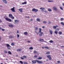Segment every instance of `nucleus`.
<instances>
[{
    "label": "nucleus",
    "instance_id": "64",
    "mask_svg": "<svg viewBox=\"0 0 64 64\" xmlns=\"http://www.w3.org/2000/svg\"><path fill=\"white\" fill-rule=\"evenodd\" d=\"M62 5H63V6H64V4H62Z\"/></svg>",
    "mask_w": 64,
    "mask_h": 64
},
{
    "label": "nucleus",
    "instance_id": "11",
    "mask_svg": "<svg viewBox=\"0 0 64 64\" xmlns=\"http://www.w3.org/2000/svg\"><path fill=\"white\" fill-rule=\"evenodd\" d=\"M2 0L3 2H4V3L5 4H7V1H6V0Z\"/></svg>",
    "mask_w": 64,
    "mask_h": 64
},
{
    "label": "nucleus",
    "instance_id": "10",
    "mask_svg": "<svg viewBox=\"0 0 64 64\" xmlns=\"http://www.w3.org/2000/svg\"><path fill=\"white\" fill-rule=\"evenodd\" d=\"M49 31H50V33L51 34H53V31L52 30H49Z\"/></svg>",
    "mask_w": 64,
    "mask_h": 64
},
{
    "label": "nucleus",
    "instance_id": "47",
    "mask_svg": "<svg viewBox=\"0 0 64 64\" xmlns=\"http://www.w3.org/2000/svg\"><path fill=\"white\" fill-rule=\"evenodd\" d=\"M17 37L18 38L19 37V35L18 34H17Z\"/></svg>",
    "mask_w": 64,
    "mask_h": 64
},
{
    "label": "nucleus",
    "instance_id": "54",
    "mask_svg": "<svg viewBox=\"0 0 64 64\" xmlns=\"http://www.w3.org/2000/svg\"><path fill=\"white\" fill-rule=\"evenodd\" d=\"M2 31H4L5 30L4 29H2Z\"/></svg>",
    "mask_w": 64,
    "mask_h": 64
},
{
    "label": "nucleus",
    "instance_id": "60",
    "mask_svg": "<svg viewBox=\"0 0 64 64\" xmlns=\"http://www.w3.org/2000/svg\"><path fill=\"white\" fill-rule=\"evenodd\" d=\"M30 20H31V21H33V19H31Z\"/></svg>",
    "mask_w": 64,
    "mask_h": 64
},
{
    "label": "nucleus",
    "instance_id": "7",
    "mask_svg": "<svg viewBox=\"0 0 64 64\" xmlns=\"http://www.w3.org/2000/svg\"><path fill=\"white\" fill-rule=\"evenodd\" d=\"M53 9L55 11H57L58 9L55 6H54L53 8Z\"/></svg>",
    "mask_w": 64,
    "mask_h": 64
},
{
    "label": "nucleus",
    "instance_id": "59",
    "mask_svg": "<svg viewBox=\"0 0 64 64\" xmlns=\"http://www.w3.org/2000/svg\"><path fill=\"white\" fill-rule=\"evenodd\" d=\"M1 38L0 36V41H1Z\"/></svg>",
    "mask_w": 64,
    "mask_h": 64
},
{
    "label": "nucleus",
    "instance_id": "43",
    "mask_svg": "<svg viewBox=\"0 0 64 64\" xmlns=\"http://www.w3.org/2000/svg\"><path fill=\"white\" fill-rule=\"evenodd\" d=\"M20 63H21V64H23V62H22V61H20Z\"/></svg>",
    "mask_w": 64,
    "mask_h": 64
},
{
    "label": "nucleus",
    "instance_id": "2",
    "mask_svg": "<svg viewBox=\"0 0 64 64\" xmlns=\"http://www.w3.org/2000/svg\"><path fill=\"white\" fill-rule=\"evenodd\" d=\"M6 47L8 48V49L9 50H10L11 49V48H10L9 47H10V45L8 44H6Z\"/></svg>",
    "mask_w": 64,
    "mask_h": 64
},
{
    "label": "nucleus",
    "instance_id": "17",
    "mask_svg": "<svg viewBox=\"0 0 64 64\" xmlns=\"http://www.w3.org/2000/svg\"><path fill=\"white\" fill-rule=\"evenodd\" d=\"M47 58H48L49 60H51L52 58H51V56H47Z\"/></svg>",
    "mask_w": 64,
    "mask_h": 64
},
{
    "label": "nucleus",
    "instance_id": "52",
    "mask_svg": "<svg viewBox=\"0 0 64 64\" xmlns=\"http://www.w3.org/2000/svg\"><path fill=\"white\" fill-rule=\"evenodd\" d=\"M20 58H21V59H24V58H23L20 57Z\"/></svg>",
    "mask_w": 64,
    "mask_h": 64
},
{
    "label": "nucleus",
    "instance_id": "62",
    "mask_svg": "<svg viewBox=\"0 0 64 64\" xmlns=\"http://www.w3.org/2000/svg\"><path fill=\"white\" fill-rule=\"evenodd\" d=\"M37 56H34V57H35V58H36V57H37Z\"/></svg>",
    "mask_w": 64,
    "mask_h": 64
},
{
    "label": "nucleus",
    "instance_id": "61",
    "mask_svg": "<svg viewBox=\"0 0 64 64\" xmlns=\"http://www.w3.org/2000/svg\"><path fill=\"white\" fill-rule=\"evenodd\" d=\"M1 29H2V28H1L0 27V30H1Z\"/></svg>",
    "mask_w": 64,
    "mask_h": 64
},
{
    "label": "nucleus",
    "instance_id": "3",
    "mask_svg": "<svg viewBox=\"0 0 64 64\" xmlns=\"http://www.w3.org/2000/svg\"><path fill=\"white\" fill-rule=\"evenodd\" d=\"M38 10L37 9H36L35 8H33L32 10V11H34L35 12H37Z\"/></svg>",
    "mask_w": 64,
    "mask_h": 64
},
{
    "label": "nucleus",
    "instance_id": "1",
    "mask_svg": "<svg viewBox=\"0 0 64 64\" xmlns=\"http://www.w3.org/2000/svg\"><path fill=\"white\" fill-rule=\"evenodd\" d=\"M5 19L6 21H9V22H11V21H12V20H11V19L8 18H6Z\"/></svg>",
    "mask_w": 64,
    "mask_h": 64
},
{
    "label": "nucleus",
    "instance_id": "34",
    "mask_svg": "<svg viewBox=\"0 0 64 64\" xmlns=\"http://www.w3.org/2000/svg\"><path fill=\"white\" fill-rule=\"evenodd\" d=\"M61 24L63 25V26H64V23L63 22H61L60 23Z\"/></svg>",
    "mask_w": 64,
    "mask_h": 64
},
{
    "label": "nucleus",
    "instance_id": "29",
    "mask_svg": "<svg viewBox=\"0 0 64 64\" xmlns=\"http://www.w3.org/2000/svg\"><path fill=\"white\" fill-rule=\"evenodd\" d=\"M15 45V44H14V42H12L11 43V45L12 46H13Z\"/></svg>",
    "mask_w": 64,
    "mask_h": 64
},
{
    "label": "nucleus",
    "instance_id": "18",
    "mask_svg": "<svg viewBox=\"0 0 64 64\" xmlns=\"http://www.w3.org/2000/svg\"><path fill=\"white\" fill-rule=\"evenodd\" d=\"M27 4V2H22V5H24V4Z\"/></svg>",
    "mask_w": 64,
    "mask_h": 64
},
{
    "label": "nucleus",
    "instance_id": "31",
    "mask_svg": "<svg viewBox=\"0 0 64 64\" xmlns=\"http://www.w3.org/2000/svg\"><path fill=\"white\" fill-rule=\"evenodd\" d=\"M37 59L38 60H41L42 59V58L41 57H39Z\"/></svg>",
    "mask_w": 64,
    "mask_h": 64
},
{
    "label": "nucleus",
    "instance_id": "24",
    "mask_svg": "<svg viewBox=\"0 0 64 64\" xmlns=\"http://www.w3.org/2000/svg\"><path fill=\"white\" fill-rule=\"evenodd\" d=\"M58 34L60 35H61L62 34V32H58Z\"/></svg>",
    "mask_w": 64,
    "mask_h": 64
},
{
    "label": "nucleus",
    "instance_id": "21",
    "mask_svg": "<svg viewBox=\"0 0 64 64\" xmlns=\"http://www.w3.org/2000/svg\"><path fill=\"white\" fill-rule=\"evenodd\" d=\"M38 30V28L37 27H36L35 28V29H34L36 31V30Z\"/></svg>",
    "mask_w": 64,
    "mask_h": 64
},
{
    "label": "nucleus",
    "instance_id": "27",
    "mask_svg": "<svg viewBox=\"0 0 64 64\" xmlns=\"http://www.w3.org/2000/svg\"><path fill=\"white\" fill-rule=\"evenodd\" d=\"M40 10H45V8H40Z\"/></svg>",
    "mask_w": 64,
    "mask_h": 64
},
{
    "label": "nucleus",
    "instance_id": "30",
    "mask_svg": "<svg viewBox=\"0 0 64 64\" xmlns=\"http://www.w3.org/2000/svg\"><path fill=\"white\" fill-rule=\"evenodd\" d=\"M44 48L46 49H49V48L48 47L46 46H44Z\"/></svg>",
    "mask_w": 64,
    "mask_h": 64
},
{
    "label": "nucleus",
    "instance_id": "38",
    "mask_svg": "<svg viewBox=\"0 0 64 64\" xmlns=\"http://www.w3.org/2000/svg\"><path fill=\"white\" fill-rule=\"evenodd\" d=\"M49 42L50 43H53V40H50V41Z\"/></svg>",
    "mask_w": 64,
    "mask_h": 64
},
{
    "label": "nucleus",
    "instance_id": "44",
    "mask_svg": "<svg viewBox=\"0 0 64 64\" xmlns=\"http://www.w3.org/2000/svg\"><path fill=\"white\" fill-rule=\"evenodd\" d=\"M47 22L45 21H44L43 22V23H46Z\"/></svg>",
    "mask_w": 64,
    "mask_h": 64
},
{
    "label": "nucleus",
    "instance_id": "32",
    "mask_svg": "<svg viewBox=\"0 0 64 64\" xmlns=\"http://www.w3.org/2000/svg\"><path fill=\"white\" fill-rule=\"evenodd\" d=\"M50 52H46V54H50Z\"/></svg>",
    "mask_w": 64,
    "mask_h": 64
},
{
    "label": "nucleus",
    "instance_id": "4",
    "mask_svg": "<svg viewBox=\"0 0 64 64\" xmlns=\"http://www.w3.org/2000/svg\"><path fill=\"white\" fill-rule=\"evenodd\" d=\"M36 62L38 63H40V64H42L43 63V61L42 60L41 61H39V60H36Z\"/></svg>",
    "mask_w": 64,
    "mask_h": 64
},
{
    "label": "nucleus",
    "instance_id": "45",
    "mask_svg": "<svg viewBox=\"0 0 64 64\" xmlns=\"http://www.w3.org/2000/svg\"><path fill=\"white\" fill-rule=\"evenodd\" d=\"M4 52L5 53H7V52L6 51H4Z\"/></svg>",
    "mask_w": 64,
    "mask_h": 64
},
{
    "label": "nucleus",
    "instance_id": "63",
    "mask_svg": "<svg viewBox=\"0 0 64 64\" xmlns=\"http://www.w3.org/2000/svg\"><path fill=\"white\" fill-rule=\"evenodd\" d=\"M46 60V61H48V60Z\"/></svg>",
    "mask_w": 64,
    "mask_h": 64
},
{
    "label": "nucleus",
    "instance_id": "55",
    "mask_svg": "<svg viewBox=\"0 0 64 64\" xmlns=\"http://www.w3.org/2000/svg\"><path fill=\"white\" fill-rule=\"evenodd\" d=\"M37 54H38V55H39V53L37 52Z\"/></svg>",
    "mask_w": 64,
    "mask_h": 64
},
{
    "label": "nucleus",
    "instance_id": "48",
    "mask_svg": "<svg viewBox=\"0 0 64 64\" xmlns=\"http://www.w3.org/2000/svg\"><path fill=\"white\" fill-rule=\"evenodd\" d=\"M30 42H31V41H29V40H28V41H27V42H28V43H30Z\"/></svg>",
    "mask_w": 64,
    "mask_h": 64
},
{
    "label": "nucleus",
    "instance_id": "23",
    "mask_svg": "<svg viewBox=\"0 0 64 64\" xmlns=\"http://www.w3.org/2000/svg\"><path fill=\"white\" fill-rule=\"evenodd\" d=\"M48 2H54V1L53 0H48Z\"/></svg>",
    "mask_w": 64,
    "mask_h": 64
},
{
    "label": "nucleus",
    "instance_id": "22",
    "mask_svg": "<svg viewBox=\"0 0 64 64\" xmlns=\"http://www.w3.org/2000/svg\"><path fill=\"white\" fill-rule=\"evenodd\" d=\"M36 21L38 22L40 21V19L38 18H37L36 19Z\"/></svg>",
    "mask_w": 64,
    "mask_h": 64
},
{
    "label": "nucleus",
    "instance_id": "46",
    "mask_svg": "<svg viewBox=\"0 0 64 64\" xmlns=\"http://www.w3.org/2000/svg\"><path fill=\"white\" fill-rule=\"evenodd\" d=\"M48 24H51V22H50V21H48Z\"/></svg>",
    "mask_w": 64,
    "mask_h": 64
},
{
    "label": "nucleus",
    "instance_id": "35",
    "mask_svg": "<svg viewBox=\"0 0 64 64\" xmlns=\"http://www.w3.org/2000/svg\"><path fill=\"white\" fill-rule=\"evenodd\" d=\"M29 49H30V50H32V49H33V47H31L29 48Z\"/></svg>",
    "mask_w": 64,
    "mask_h": 64
},
{
    "label": "nucleus",
    "instance_id": "13",
    "mask_svg": "<svg viewBox=\"0 0 64 64\" xmlns=\"http://www.w3.org/2000/svg\"><path fill=\"white\" fill-rule=\"evenodd\" d=\"M58 27V26H53V28L54 29H56V28L57 27Z\"/></svg>",
    "mask_w": 64,
    "mask_h": 64
},
{
    "label": "nucleus",
    "instance_id": "56",
    "mask_svg": "<svg viewBox=\"0 0 64 64\" xmlns=\"http://www.w3.org/2000/svg\"><path fill=\"white\" fill-rule=\"evenodd\" d=\"M2 21L0 19V22H2Z\"/></svg>",
    "mask_w": 64,
    "mask_h": 64
},
{
    "label": "nucleus",
    "instance_id": "40",
    "mask_svg": "<svg viewBox=\"0 0 64 64\" xmlns=\"http://www.w3.org/2000/svg\"><path fill=\"white\" fill-rule=\"evenodd\" d=\"M10 18L12 19H14V17L13 16L11 17Z\"/></svg>",
    "mask_w": 64,
    "mask_h": 64
},
{
    "label": "nucleus",
    "instance_id": "39",
    "mask_svg": "<svg viewBox=\"0 0 64 64\" xmlns=\"http://www.w3.org/2000/svg\"><path fill=\"white\" fill-rule=\"evenodd\" d=\"M63 20H64V18H60V20L61 21H63Z\"/></svg>",
    "mask_w": 64,
    "mask_h": 64
},
{
    "label": "nucleus",
    "instance_id": "49",
    "mask_svg": "<svg viewBox=\"0 0 64 64\" xmlns=\"http://www.w3.org/2000/svg\"><path fill=\"white\" fill-rule=\"evenodd\" d=\"M43 12H45V13H47V11H46L44 10Z\"/></svg>",
    "mask_w": 64,
    "mask_h": 64
},
{
    "label": "nucleus",
    "instance_id": "25",
    "mask_svg": "<svg viewBox=\"0 0 64 64\" xmlns=\"http://www.w3.org/2000/svg\"><path fill=\"white\" fill-rule=\"evenodd\" d=\"M39 33H41V30H42V29H41V28H39Z\"/></svg>",
    "mask_w": 64,
    "mask_h": 64
},
{
    "label": "nucleus",
    "instance_id": "6",
    "mask_svg": "<svg viewBox=\"0 0 64 64\" xmlns=\"http://www.w3.org/2000/svg\"><path fill=\"white\" fill-rule=\"evenodd\" d=\"M39 41H40V42H44V39L41 38L39 39Z\"/></svg>",
    "mask_w": 64,
    "mask_h": 64
},
{
    "label": "nucleus",
    "instance_id": "15",
    "mask_svg": "<svg viewBox=\"0 0 64 64\" xmlns=\"http://www.w3.org/2000/svg\"><path fill=\"white\" fill-rule=\"evenodd\" d=\"M43 34V33L42 32H41L39 34V36H42V34Z\"/></svg>",
    "mask_w": 64,
    "mask_h": 64
},
{
    "label": "nucleus",
    "instance_id": "12",
    "mask_svg": "<svg viewBox=\"0 0 64 64\" xmlns=\"http://www.w3.org/2000/svg\"><path fill=\"white\" fill-rule=\"evenodd\" d=\"M9 38L10 39H12L14 38V37L12 36H9Z\"/></svg>",
    "mask_w": 64,
    "mask_h": 64
},
{
    "label": "nucleus",
    "instance_id": "51",
    "mask_svg": "<svg viewBox=\"0 0 64 64\" xmlns=\"http://www.w3.org/2000/svg\"><path fill=\"white\" fill-rule=\"evenodd\" d=\"M18 33H19V32L18 31V30L17 31V33H16V34H18Z\"/></svg>",
    "mask_w": 64,
    "mask_h": 64
},
{
    "label": "nucleus",
    "instance_id": "14",
    "mask_svg": "<svg viewBox=\"0 0 64 64\" xmlns=\"http://www.w3.org/2000/svg\"><path fill=\"white\" fill-rule=\"evenodd\" d=\"M22 50V49L21 48H19L17 50V51L18 52H20Z\"/></svg>",
    "mask_w": 64,
    "mask_h": 64
},
{
    "label": "nucleus",
    "instance_id": "50",
    "mask_svg": "<svg viewBox=\"0 0 64 64\" xmlns=\"http://www.w3.org/2000/svg\"><path fill=\"white\" fill-rule=\"evenodd\" d=\"M57 63H60V62L59 61H57Z\"/></svg>",
    "mask_w": 64,
    "mask_h": 64
},
{
    "label": "nucleus",
    "instance_id": "58",
    "mask_svg": "<svg viewBox=\"0 0 64 64\" xmlns=\"http://www.w3.org/2000/svg\"><path fill=\"white\" fill-rule=\"evenodd\" d=\"M26 18H29V16L27 17V16H26Z\"/></svg>",
    "mask_w": 64,
    "mask_h": 64
},
{
    "label": "nucleus",
    "instance_id": "33",
    "mask_svg": "<svg viewBox=\"0 0 64 64\" xmlns=\"http://www.w3.org/2000/svg\"><path fill=\"white\" fill-rule=\"evenodd\" d=\"M48 11H50V12L52 11V10H51V9L50 8L48 9Z\"/></svg>",
    "mask_w": 64,
    "mask_h": 64
},
{
    "label": "nucleus",
    "instance_id": "26",
    "mask_svg": "<svg viewBox=\"0 0 64 64\" xmlns=\"http://www.w3.org/2000/svg\"><path fill=\"white\" fill-rule=\"evenodd\" d=\"M54 33L56 34V35H57V34H58V32L57 31H54Z\"/></svg>",
    "mask_w": 64,
    "mask_h": 64
},
{
    "label": "nucleus",
    "instance_id": "9",
    "mask_svg": "<svg viewBox=\"0 0 64 64\" xmlns=\"http://www.w3.org/2000/svg\"><path fill=\"white\" fill-rule=\"evenodd\" d=\"M32 63H34V64L36 63V61L35 60H32Z\"/></svg>",
    "mask_w": 64,
    "mask_h": 64
},
{
    "label": "nucleus",
    "instance_id": "42",
    "mask_svg": "<svg viewBox=\"0 0 64 64\" xmlns=\"http://www.w3.org/2000/svg\"><path fill=\"white\" fill-rule=\"evenodd\" d=\"M60 9H61V10H63V8H62V7H61V6H60Z\"/></svg>",
    "mask_w": 64,
    "mask_h": 64
},
{
    "label": "nucleus",
    "instance_id": "16",
    "mask_svg": "<svg viewBox=\"0 0 64 64\" xmlns=\"http://www.w3.org/2000/svg\"><path fill=\"white\" fill-rule=\"evenodd\" d=\"M8 26L10 27H13V25H12V24H10L8 25Z\"/></svg>",
    "mask_w": 64,
    "mask_h": 64
},
{
    "label": "nucleus",
    "instance_id": "53",
    "mask_svg": "<svg viewBox=\"0 0 64 64\" xmlns=\"http://www.w3.org/2000/svg\"><path fill=\"white\" fill-rule=\"evenodd\" d=\"M23 57L25 58H26V56H24Z\"/></svg>",
    "mask_w": 64,
    "mask_h": 64
},
{
    "label": "nucleus",
    "instance_id": "57",
    "mask_svg": "<svg viewBox=\"0 0 64 64\" xmlns=\"http://www.w3.org/2000/svg\"><path fill=\"white\" fill-rule=\"evenodd\" d=\"M45 28V26H42V28Z\"/></svg>",
    "mask_w": 64,
    "mask_h": 64
},
{
    "label": "nucleus",
    "instance_id": "36",
    "mask_svg": "<svg viewBox=\"0 0 64 64\" xmlns=\"http://www.w3.org/2000/svg\"><path fill=\"white\" fill-rule=\"evenodd\" d=\"M8 54H10V55H11V52H10V51H8Z\"/></svg>",
    "mask_w": 64,
    "mask_h": 64
},
{
    "label": "nucleus",
    "instance_id": "5",
    "mask_svg": "<svg viewBox=\"0 0 64 64\" xmlns=\"http://www.w3.org/2000/svg\"><path fill=\"white\" fill-rule=\"evenodd\" d=\"M15 8L13 7V8L10 9L12 11V12H15Z\"/></svg>",
    "mask_w": 64,
    "mask_h": 64
},
{
    "label": "nucleus",
    "instance_id": "37",
    "mask_svg": "<svg viewBox=\"0 0 64 64\" xmlns=\"http://www.w3.org/2000/svg\"><path fill=\"white\" fill-rule=\"evenodd\" d=\"M23 63L24 64H28V63L26 62H24Z\"/></svg>",
    "mask_w": 64,
    "mask_h": 64
},
{
    "label": "nucleus",
    "instance_id": "8",
    "mask_svg": "<svg viewBox=\"0 0 64 64\" xmlns=\"http://www.w3.org/2000/svg\"><path fill=\"white\" fill-rule=\"evenodd\" d=\"M19 10L20 12H21V13H22L23 12L22 11H23V9L22 8H20L19 9Z\"/></svg>",
    "mask_w": 64,
    "mask_h": 64
},
{
    "label": "nucleus",
    "instance_id": "28",
    "mask_svg": "<svg viewBox=\"0 0 64 64\" xmlns=\"http://www.w3.org/2000/svg\"><path fill=\"white\" fill-rule=\"evenodd\" d=\"M14 22H16V23H17V22H19V21H18V20H15Z\"/></svg>",
    "mask_w": 64,
    "mask_h": 64
},
{
    "label": "nucleus",
    "instance_id": "41",
    "mask_svg": "<svg viewBox=\"0 0 64 64\" xmlns=\"http://www.w3.org/2000/svg\"><path fill=\"white\" fill-rule=\"evenodd\" d=\"M37 53V51L36 50H34V53Z\"/></svg>",
    "mask_w": 64,
    "mask_h": 64
},
{
    "label": "nucleus",
    "instance_id": "19",
    "mask_svg": "<svg viewBox=\"0 0 64 64\" xmlns=\"http://www.w3.org/2000/svg\"><path fill=\"white\" fill-rule=\"evenodd\" d=\"M8 16L10 18H11V17L13 16V15L12 14H9Z\"/></svg>",
    "mask_w": 64,
    "mask_h": 64
},
{
    "label": "nucleus",
    "instance_id": "20",
    "mask_svg": "<svg viewBox=\"0 0 64 64\" xmlns=\"http://www.w3.org/2000/svg\"><path fill=\"white\" fill-rule=\"evenodd\" d=\"M24 34L25 35H26L28 34V33L27 32H24Z\"/></svg>",
    "mask_w": 64,
    "mask_h": 64
}]
</instances>
